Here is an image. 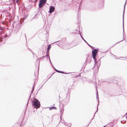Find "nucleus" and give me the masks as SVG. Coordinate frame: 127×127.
<instances>
[{
  "label": "nucleus",
  "mask_w": 127,
  "mask_h": 127,
  "mask_svg": "<svg viewBox=\"0 0 127 127\" xmlns=\"http://www.w3.org/2000/svg\"><path fill=\"white\" fill-rule=\"evenodd\" d=\"M32 103L34 107L36 109L40 107V102L37 99H34L32 101Z\"/></svg>",
  "instance_id": "obj_1"
},
{
  "label": "nucleus",
  "mask_w": 127,
  "mask_h": 127,
  "mask_svg": "<svg viewBox=\"0 0 127 127\" xmlns=\"http://www.w3.org/2000/svg\"><path fill=\"white\" fill-rule=\"evenodd\" d=\"M46 2L44 1H42L40 0L39 3L38 5H39V8H41L44 5V4L46 3Z\"/></svg>",
  "instance_id": "obj_2"
},
{
  "label": "nucleus",
  "mask_w": 127,
  "mask_h": 127,
  "mask_svg": "<svg viewBox=\"0 0 127 127\" xmlns=\"http://www.w3.org/2000/svg\"><path fill=\"white\" fill-rule=\"evenodd\" d=\"M97 53V50L96 49L94 50L92 52V54L93 55V58L95 62L96 61V60L95 58V57Z\"/></svg>",
  "instance_id": "obj_3"
},
{
  "label": "nucleus",
  "mask_w": 127,
  "mask_h": 127,
  "mask_svg": "<svg viewBox=\"0 0 127 127\" xmlns=\"http://www.w3.org/2000/svg\"><path fill=\"white\" fill-rule=\"evenodd\" d=\"M55 10V7L53 6H51L49 8V13H51L53 12Z\"/></svg>",
  "instance_id": "obj_4"
},
{
  "label": "nucleus",
  "mask_w": 127,
  "mask_h": 127,
  "mask_svg": "<svg viewBox=\"0 0 127 127\" xmlns=\"http://www.w3.org/2000/svg\"><path fill=\"white\" fill-rule=\"evenodd\" d=\"M97 64H98V65H97V69H98L100 65V63H99L98 62L97 63H96V62L95 64H94V66H95Z\"/></svg>",
  "instance_id": "obj_5"
},
{
  "label": "nucleus",
  "mask_w": 127,
  "mask_h": 127,
  "mask_svg": "<svg viewBox=\"0 0 127 127\" xmlns=\"http://www.w3.org/2000/svg\"><path fill=\"white\" fill-rule=\"evenodd\" d=\"M39 15V16L42 15L41 13V12H40V11H38L37 12L36 15Z\"/></svg>",
  "instance_id": "obj_6"
},
{
  "label": "nucleus",
  "mask_w": 127,
  "mask_h": 127,
  "mask_svg": "<svg viewBox=\"0 0 127 127\" xmlns=\"http://www.w3.org/2000/svg\"><path fill=\"white\" fill-rule=\"evenodd\" d=\"M53 109H57V108L56 107H52L50 108L49 109L50 110H51Z\"/></svg>",
  "instance_id": "obj_7"
},
{
  "label": "nucleus",
  "mask_w": 127,
  "mask_h": 127,
  "mask_svg": "<svg viewBox=\"0 0 127 127\" xmlns=\"http://www.w3.org/2000/svg\"><path fill=\"white\" fill-rule=\"evenodd\" d=\"M55 70L56 71H57V72H58L63 73V72H62V71H59L56 69H55Z\"/></svg>",
  "instance_id": "obj_8"
},
{
  "label": "nucleus",
  "mask_w": 127,
  "mask_h": 127,
  "mask_svg": "<svg viewBox=\"0 0 127 127\" xmlns=\"http://www.w3.org/2000/svg\"><path fill=\"white\" fill-rule=\"evenodd\" d=\"M51 46L50 45H49L48 46V47H47V49H50L51 48Z\"/></svg>",
  "instance_id": "obj_9"
},
{
  "label": "nucleus",
  "mask_w": 127,
  "mask_h": 127,
  "mask_svg": "<svg viewBox=\"0 0 127 127\" xmlns=\"http://www.w3.org/2000/svg\"><path fill=\"white\" fill-rule=\"evenodd\" d=\"M96 97H97V99H98V101H99V98L98 97V94L97 92V94H96Z\"/></svg>",
  "instance_id": "obj_10"
},
{
  "label": "nucleus",
  "mask_w": 127,
  "mask_h": 127,
  "mask_svg": "<svg viewBox=\"0 0 127 127\" xmlns=\"http://www.w3.org/2000/svg\"><path fill=\"white\" fill-rule=\"evenodd\" d=\"M81 37L82 39L84 40V41L85 42L87 43H88L84 39L83 37L81 35Z\"/></svg>",
  "instance_id": "obj_11"
},
{
  "label": "nucleus",
  "mask_w": 127,
  "mask_h": 127,
  "mask_svg": "<svg viewBox=\"0 0 127 127\" xmlns=\"http://www.w3.org/2000/svg\"><path fill=\"white\" fill-rule=\"evenodd\" d=\"M127 1V0H126V2H125V4L124 5V11H125V6H126V2Z\"/></svg>",
  "instance_id": "obj_12"
},
{
  "label": "nucleus",
  "mask_w": 127,
  "mask_h": 127,
  "mask_svg": "<svg viewBox=\"0 0 127 127\" xmlns=\"http://www.w3.org/2000/svg\"><path fill=\"white\" fill-rule=\"evenodd\" d=\"M124 16H123V28H124ZM123 31H124V29H123Z\"/></svg>",
  "instance_id": "obj_13"
},
{
  "label": "nucleus",
  "mask_w": 127,
  "mask_h": 127,
  "mask_svg": "<svg viewBox=\"0 0 127 127\" xmlns=\"http://www.w3.org/2000/svg\"><path fill=\"white\" fill-rule=\"evenodd\" d=\"M33 90H34V86H33L32 89V91H32V93L33 92Z\"/></svg>",
  "instance_id": "obj_14"
},
{
  "label": "nucleus",
  "mask_w": 127,
  "mask_h": 127,
  "mask_svg": "<svg viewBox=\"0 0 127 127\" xmlns=\"http://www.w3.org/2000/svg\"><path fill=\"white\" fill-rule=\"evenodd\" d=\"M20 0H16V2H18Z\"/></svg>",
  "instance_id": "obj_15"
},
{
  "label": "nucleus",
  "mask_w": 127,
  "mask_h": 127,
  "mask_svg": "<svg viewBox=\"0 0 127 127\" xmlns=\"http://www.w3.org/2000/svg\"><path fill=\"white\" fill-rule=\"evenodd\" d=\"M7 35H5V36H4V37H7Z\"/></svg>",
  "instance_id": "obj_16"
},
{
  "label": "nucleus",
  "mask_w": 127,
  "mask_h": 127,
  "mask_svg": "<svg viewBox=\"0 0 127 127\" xmlns=\"http://www.w3.org/2000/svg\"><path fill=\"white\" fill-rule=\"evenodd\" d=\"M37 0H35L34 2L35 3H36V2H37Z\"/></svg>",
  "instance_id": "obj_17"
},
{
  "label": "nucleus",
  "mask_w": 127,
  "mask_h": 127,
  "mask_svg": "<svg viewBox=\"0 0 127 127\" xmlns=\"http://www.w3.org/2000/svg\"><path fill=\"white\" fill-rule=\"evenodd\" d=\"M1 17V16H0V20L2 18Z\"/></svg>",
  "instance_id": "obj_18"
},
{
  "label": "nucleus",
  "mask_w": 127,
  "mask_h": 127,
  "mask_svg": "<svg viewBox=\"0 0 127 127\" xmlns=\"http://www.w3.org/2000/svg\"><path fill=\"white\" fill-rule=\"evenodd\" d=\"M34 75H35V76H36V74H35V73H34Z\"/></svg>",
  "instance_id": "obj_19"
},
{
  "label": "nucleus",
  "mask_w": 127,
  "mask_h": 127,
  "mask_svg": "<svg viewBox=\"0 0 127 127\" xmlns=\"http://www.w3.org/2000/svg\"><path fill=\"white\" fill-rule=\"evenodd\" d=\"M49 60H50V62H51V61H50V58L49 57Z\"/></svg>",
  "instance_id": "obj_20"
},
{
  "label": "nucleus",
  "mask_w": 127,
  "mask_h": 127,
  "mask_svg": "<svg viewBox=\"0 0 127 127\" xmlns=\"http://www.w3.org/2000/svg\"><path fill=\"white\" fill-rule=\"evenodd\" d=\"M87 44H88V45L89 46H90V45H89V44L88 43H87Z\"/></svg>",
  "instance_id": "obj_21"
},
{
  "label": "nucleus",
  "mask_w": 127,
  "mask_h": 127,
  "mask_svg": "<svg viewBox=\"0 0 127 127\" xmlns=\"http://www.w3.org/2000/svg\"><path fill=\"white\" fill-rule=\"evenodd\" d=\"M21 19H20V21H21Z\"/></svg>",
  "instance_id": "obj_22"
},
{
  "label": "nucleus",
  "mask_w": 127,
  "mask_h": 127,
  "mask_svg": "<svg viewBox=\"0 0 127 127\" xmlns=\"http://www.w3.org/2000/svg\"><path fill=\"white\" fill-rule=\"evenodd\" d=\"M124 14L123 16H124Z\"/></svg>",
  "instance_id": "obj_23"
},
{
  "label": "nucleus",
  "mask_w": 127,
  "mask_h": 127,
  "mask_svg": "<svg viewBox=\"0 0 127 127\" xmlns=\"http://www.w3.org/2000/svg\"><path fill=\"white\" fill-rule=\"evenodd\" d=\"M105 127V126H104V127Z\"/></svg>",
  "instance_id": "obj_24"
}]
</instances>
